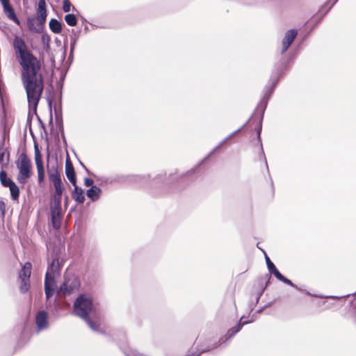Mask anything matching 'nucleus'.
<instances>
[{
	"instance_id": "nucleus-38",
	"label": "nucleus",
	"mask_w": 356,
	"mask_h": 356,
	"mask_svg": "<svg viewBox=\"0 0 356 356\" xmlns=\"http://www.w3.org/2000/svg\"><path fill=\"white\" fill-rule=\"evenodd\" d=\"M261 127H259L257 129V134H258V138H259V140H261V137H260V132H261Z\"/></svg>"
},
{
	"instance_id": "nucleus-26",
	"label": "nucleus",
	"mask_w": 356,
	"mask_h": 356,
	"mask_svg": "<svg viewBox=\"0 0 356 356\" xmlns=\"http://www.w3.org/2000/svg\"><path fill=\"white\" fill-rule=\"evenodd\" d=\"M221 343H222L221 339H220L218 342L215 343L213 345H209L205 348H202L201 352L199 354H197V355L193 354V355H186V356H199L201 353H202L204 352L210 351V350H213L214 348H216Z\"/></svg>"
},
{
	"instance_id": "nucleus-14",
	"label": "nucleus",
	"mask_w": 356,
	"mask_h": 356,
	"mask_svg": "<svg viewBox=\"0 0 356 356\" xmlns=\"http://www.w3.org/2000/svg\"><path fill=\"white\" fill-rule=\"evenodd\" d=\"M101 193L102 190L97 186H92V187L86 192L88 197L93 202L97 200L99 198Z\"/></svg>"
},
{
	"instance_id": "nucleus-3",
	"label": "nucleus",
	"mask_w": 356,
	"mask_h": 356,
	"mask_svg": "<svg viewBox=\"0 0 356 356\" xmlns=\"http://www.w3.org/2000/svg\"><path fill=\"white\" fill-rule=\"evenodd\" d=\"M93 309V304L92 301L90 297L86 295L79 296L74 304V314L84 319L87 323L88 325L90 327L91 330L95 332L99 331V325L97 326L95 323H93L89 318V314Z\"/></svg>"
},
{
	"instance_id": "nucleus-32",
	"label": "nucleus",
	"mask_w": 356,
	"mask_h": 356,
	"mask_svg": "<svg viewBox=\"0 0 356 356\" xmlns=\"http://www.w3.org/2000/svg\"><path fill=\"white\" fill-rule=\"evenodd\" d=\"M93 180L90 178H86L84 179V184L86 186H92V184H93Z\"/></svg>"
},
{
	"instance_id": "nucleus-40",
	"label": "nucleus",
	"mask_w": 356,
	"mask_h": 356,
	"mask_svg": "<svg viewBox=\"0 0 356 356\" xmlns=\"http://www.w3.org/2000/svg\"><path fill=\"white\" fill-rule=\"evenodd\" d=\"M168 179L169 181L174 180V175H170Z\"/></svg>"
},
{
	"instance_id": "nucleus-7",
	"label": "nucleus",
	"mask_w": 356,
	"mask_h": 356,
	"mask_svg": "<svg viewBox=\"0 0 356 356\" xmlns=\"http://www.w3.org/2000/svg\"><path fill=\"white\" fill-rule=\"evenodd\" d=\"M79 286L78 281L76 278L66 280L60 287L59 293L63 295L72 293Z\"/></svg>"
},
{
	"instance_id": "nucleus-34",
	"label": "nucleus",
	"mask_w": 356,
	"mask_h": 356,
	"mask_svg": "<svg viewBox=\"0 0 356 356\" xmlns=\"http://www.w3.org/2000/svg\"><path fill=\"white\" fill-rule=\"evenodd\" d=\"M75 44H76V40H73L71 41V43H70L71 53H72V51H73V50L74 49Z\"/></svg>"
},
{
	"instance_id": "nucleus-11",
	"label": "nucleus",
	"mask_w": 356,
	"mask_h": 356,
	"mask_svg": "<svg viewBox=\"0 0 356 356\" xmlns=\"http://www.w3.org/2000/svg\"><path fill=\"white\" fill-rule=\"evenodd\" d=\"M46 18L47 9L45 5V0H39L36 19L39 22L40 26H42L45 23Z\"/></svg>"
},
{
	"instance_id": "nucleus-16",
	"label": "nucleus",
	"mask_w": 356,
	"mask_h": 356,
	"mask_svg": "<svg viewBox=\"0 0 356 356\" xmlns=\"http://www.w3.org/2000/svg\"><path fill=\"white\" fill-rule=\"evenodd\" d=\"M28 29L36 33H40L42 30V26L39 25V22L34 17H29L27 19Z\"/></svg>"
},
{
	"instance_id": "nucleus-30",
	"label": "nucleus",
	"mask_w": 356,
	"mask_h": 356,
	"mask_svg": "<svg viewBox=\"0 0 356 356\" xmlns=\"http://www.w3.org/2000/svg\"><path fill=\"white\" fill-rule=\"evenodd\" d=\"M265 259H266V265H267L269 272L270 270H272L273 269H274L275 268H276L275 266L274 265V264L270 261V259H269V257L267 256V254L266 253H265Z\"/></svg>"
},
{
	"instance_id": "nucleus-4",
	"label": "nucleus",
	"mask_w": 356,
	"mask_h": 356,
	"mask_svg": "<svg viewBox=\"0 0 356 356\" xmlns=\"http://www.w3.org/2000/svg\"><path fill=\"white\" fill-rule=\"evenodd\" d=\"M60 264L56 257H53L49 263L44 280V291L47 300H49L55 291V277L60 274Z\"/></svg>"
},
{
	"instance_id": "nucleus-20",
	"label": "nucleus",
	"mask_w": 356,
	"mask_h": 356,
	"mask_svg": "<svg viewBox=\"0 0 356 356\" xmlns=\"http://www.w3.org/2000/svg\"><path fill=\"white\" fill-rule=\"evenodd\" d=\"M243 317H241V320H240V322L238 323V324L233 327L232 329L229 330L227 332V334L229 335V338H232V337H234L237 332H238L241 327L244 325H246L249 323H250L251 321H243Z\"/></svg>"
},
{
	"instance_id": "nucleus-39",
	"label": "nucleus",
	"mask_w": 356,
	"mask_h": 356,
	"mask_svg": "<svg viewBox=\"0 0 356 356\" xmlns=\"http://www.w3.org/2000/svg\"><path fill=\"white\" fill-rule=\"evenodd\" d=\"M44 49H46V51H47L49 49V41L47 42V44H44Z\"/></svg>"
},
{
	"instance_id": "nucleus-28",
	"label": "nucleus",
	"mask_w": 356,
	"mask_h": 356,
	"mask_svg": "<svg viewBox=\"0 0 356 356\" xmlns=\"http://www.w3.org/2000/svg\"><path fill=\"white\" fill-rule=\"evenodd\" d=\"M37 171H38V183L41 184L44 180V167L37 168Z\"/></svg>"
},
{
	"instance_id": "nucleus-46",
	"label": "nucleus",
	"mask_w": 356,
	"mask_h": 356,
	"mask_svg": "<svg viewBox=\"0 0 356 356\" xmlns=\"http://www.w3.org/2000/svg\"><path fill=\"white\" fill-rule=\"evenodd\" d=\"M256 299H257V302L259 301V296H257Z\"/></svg>"
},
{
	"instance_id": "nucleus-17",
	"label": "nucleus",
	"mask_w": 356,
	"mask_h": 356,
	"mask_svg": "<svg viewBox=\"0 0 356 356\" xmlns=\"http://www.w3.org/2000/svg\"><path fill=\"white\" fill-rule=\"evenodd\" d=\"M7 152L6 147L4 146V140L1 141V144L0 145V164L2 167L8 165L9 161V154H7L6 158V154Z\"/></svg>"
},
{
	"instance_id": "nucleus-13",
	"label": "nucleus",
	"mask_w": 356,
	"mask_h": 356,
	"mask_svg": "<svg viewBox=\"0 0 356 356\" xmlns=\"http://www.w3.org/2000/svg\"><path fill=\"white\" fill-rule=\"evenodd\" d=\"M31 273V264L29 262H26L20 270L19 277L21 280H30Z\"/></svg>"
},
{
	"instance_id": "nucleus-36",
	"label": "nucleus",
	"mask_w": 356,
	"mask_h": 356,
	"mask_svg": "<svg viewBox=\"0 0 356 356\" xmlns=\"http://www.w3.org/2000/svg\"><path fill=\"white\" fill-rule=\"evenodd\" d=\"M161 179H163V175H157V176L154 178V181H155V182H157V181H159V180H161Z\"/></svg>"
},
{
	"instance_id": "nucleus-8",
	"label": "nucleus",
	"mask_w": 356,
	"mask_h": 356,
	"mask_svg": "<svg viewBox=\"0 0 356 356\" xmlns=\"http://www.w3.org/2000/svg\"><path fill=\"white\" fill-rule=\"evenodd\" d=\"M298 32L295 29H291L288 31L284 35V38L282 41V47L281 53L283 54L285 51H287L291 43L293 42L296 38Z\"/></svg>"
},
{
	"instance_id": "nucleus-45",
	"label": "nucleus",
	"mask_w": 356,
	"mask_h": 356,
	"mask_svg": "<svg viewBox=\"0 0 356 356\" xmlns=\"http://www.w3.org/2000/svg\"><path fill=\"white\" fill-rule=\"evenodd\" d=\"M265 163H266V165L267 169H268V164H267V161H266V159H265Z\"/></svg>"
},
{
	"instance_id": "nucleus-43",
	"label": "nucleus",
	"mask_w": 356,
	"mask_h": 356,
	"mask_svg": "<svg viewBox=\"0 0 356 356\" xmlns=\"http://www.w3.org/2000/svg\"><path fill=\"white\" fill-rule=\"evenodd\" d=\"M353 318H354L355 322L356 323V311H355V314L353 316Z\"/></svg>"
},
{
	"instance_id": "nucleus-41",
	"label": "nucleus",
	"mask_w": 356,
	"mask_h": 356,
	"mask_svg": "<svg viewBox=\"0 0 356 356\" xmlns=\"http://www.w3.org/2000/svg\"><path fill=\"white\" fill-rule=\"evenodd\" d=\"M334 304H327L325 307L327 309H331L332 307V306H334Z\"/></svg>"
},
{
	"instance_id": "nucleus-19",
	"label": "nucleus",
	"mask_w": 356,
	"mask_h": 356,
	"mask_svg": "<svg viewBox=\"0 0 356 356\" xmlns=\"http://www.w3.org/2000/svg\"><path fill=\"white\" fill-rule=\"evenodd\" d=\"M61 216V213L51 212V220L52 226L56 229H58L60 227Z\"/></svg>"
},
{
	"instance_id": "nucleus-42",
	"label": "nucleus",
	"mask_w": 356,
	"mask_h": 356,
	"mask_svg": "<svg viewBox=\"0 0 356 356\" xmlns=\"http://www.w3.org/2000/svg\"><path fill=\"white\" fill-rule=\"evenodd\" d=\"M65 50H63V52H62V58H63V59L65 58Z\"/></svg>"
},
{
	"instance_id": "nucleus-27",
	"label": "nucleus",
	"mask_w": 356,
	"mask_h": 356,
	"mask_svg": "<svg viewBox=\"0 0 356 356\" xmlns=\"http://www.w3.org/2000/svg\"><path fill=\"white\" fill-rule=\"evenodd\" d=\"M30 287V280H21V285L19 287L20 291L22 293H26L29 291Z\"/></svg>"
},
{
	"instance_id": "nucleus-23",
	"label": "nucleus",
	"mask_w": 356,
	"mask_h": 356,
	"mask_svg": "<svg viewBox=\"0 0 356 356\" xmlns=\"http://www.w3.org/2000/svg\"><path fill=\"white\" fill-rule=\"evenodd\" d=\"M35 162L37 168L44 167L42 156L37 145H35Z\"/></svg>"
},
{
	"instance_id": "nucleus-6",
	"label": "nucleus",
	"mask_w": 356,
	"mask_h": 356,
	"mask_svg": "<svg viewBox=\"0 0 356 356\" xmlns=\"http://www.w3.org/2000/svg\"><path fill=\"white\" fill-rule=\"evenodd\" d=\"M270 81L271 86L270 87H266L264 95L259 104V106L261 108L263 111L266 109L268 101L274 91V88L278 81V77L277 76H272Z\"/></svg>"
},
{
	"instance_id": "nucleus-12",
	"label": "nucleus",
	"mask_w": 356,
	"mask_h": 356,
	"mask_svg": "<svg viewBox=\"0 0 356 356\" xmlns=\"http://www.w3.org/2000/svg\"><path fill=\"white\" fill-rule=\"evenodd\" d=\"M65 174L71 184L75 185L76 183L75 172L72 164L68 161H67L65 164Z\"/></svg>"
},
{
	"instance_id": "nucleus-33",
	"label": "nucleus",
	"mask_w": 356,
	"mask_h": 356,
	"mask_svg": "<svg viewBox=\"0 0 356 356\" xmlns=\"http://www.w3.org/2000/svg\"><path fill=\"white\" fill-rule=\"evenodd\" d=\"M0 1L3 6V8L10 4L9 0H0Z\"/></svg>"
},
{
	"instance_id": "nucleus-29",
	"label": "nucleus",
	"mask_w": 356,
	"mask_h": 356,
	"mask_svg": "<svg viewBox=\"0 0 356 356\" xmlns=\"http://www.w3.org/2000/svg\"><path fill=\"white\" fill-rule=\"evenodd\" d=\"M241 129H238V130L234 131L232 134H231L229 136H228L226 138H225L213 150H216L218 149L221 145H222L226 141L232 138L235 134H236Z\"/></svg>"
},
{
	"instance_id": "nucleus-44",
	"label": "nucleus",
	"mask_w": 356,
	"mask_h": 356,
	"mask_svg": "<svg viewBox=\"0 0 356 356\" xmlns=\"http://www.w3.org/2000/svg\"><path fill=\"white\" fill-rule=\"evenodd\" d=\"M261 152H262L263 156L265 157L264 154V151H263V148H262V145H261Z\"/></svg>"
},
{
	"instance_id": "nucleus-31",
	"label": "nucleus",
	"mask_w": 356,
	"mask_h": 356,
	"mask_svg": "<svg viewBox=\"0 0 356 356\" xmlns=\"http://www.w3.org/2000/svg\"><path fill=\"white\" fill-rule=\"evenodd\" d=\"M71 3L69 0H63V10L65 13L70 11Z\"/></svg>"
},
{
	"instance_id": "nucleus-1",
	"label": "nucleus",
	"mask_w": 356,
	"mask_h": 356,
	"mask_svg": "<svg viewBox=\"0 0 356 356\" xmlns=\"http://www.w3.org/2000/svg\"><path fill=\"white\" fill-rule=\"evenodd\" d=\"M13 47L21 67V81L26 94L29 108L36 113L44 90L43 62L29 49L19 36L13 39Z\"/></svg>"
},
{
	"instance_id": "nucleus-35",
	"label": "nucleus",
	"mask_w": 356,
	"mask_h": 356,
	"mask_svg": "<svg viewBox=\"0 0 356 356\" xmlns=\"http://www.w3.org/2000/svg\"><path fill=\"white\" fill-rule=\"evenodd\" d=\"M349 296H350V295L348 294V295H346V296H343L341 297H339V296H330L329 298H332V299H340L341 298L349 297Z\"/></svg>"
},
{
	"instance_id": "nucleus-9",
	"label": "nucleus",
	"mask_w": 356,
	"mask_h": 356,
	"mask_svg": "<svg viewBox=\"0 0 356 356\" xmlns=\"http://www.w3.org/2000/svg\"><path fill=\"white\" fill-rule=\"evenodd\" d=\"M47 313L45 311H40L35 316V323L38 331L45 330L48 327Z\"/></svg>"
},
{
	"instance_id": "nucleus-37",
	"label": "nucleus",
	"mask_w": 356,
	"mask_h": 356,
	"mask_svg": "<svg viewBox=\"0 0 356 356\" xmlns=\"http://www.w3.org/2000/svg\"><path fill=\"white\" fill-rule=\"evenodd\" d=\"M330 1H332V4H331V6H330V8L327 10V11H326V12H327V11H328V10H329V9H330V8H332V6H333L336 3V2H337L338 0H330Z\"/></svg>"
},
{
	"instance_id": "nucleus-5",
	"label": "nucleus",
	"mask_w": 356,
	"mask_h": 356,
	"mask_svg": "<svg viewBox=\"0 0 356 356\" xmlns=\"http://www.w3.org/2000/svg\"><path fill=\"white\" fill-rule=\"evenodd\" d=\"M19 173L17 177V181L21 184H25L32 175V165L30 159L26 152H22L15 161Z\"/></svg>"
},
{
	"instance_id": "nucleus-24",
	"label": "nucleus",
	"mask_w": 356,
	"mask_h": 356,
	"mask_svg": "<svg viewBox=\"0 0 356 356\" xmlns=\"http://www.w3.org/2000/svg\"><path fill=\"white\" fill-rule=\"evenodd\" d=\"M11 197L13 200H17L19 195V187L14 183L9 186Z\"/></svg>"
},
{
	"instance_id": "nucleus-22",
	"label": "nucleus",
	"mask_w": 356,
	"mask_h": 356,
	"mask_svg": "<svg viewBox=\"0 0 356 356\" xmlns=\"http://www.w3.org/2000/svg\"><path fill=\"white\" fill-rule=\"evenodd\" d=\"M0 181L5 187H9L15 183L10 178L8 177L7 173L4 170L0 172Z\"/></svg>"
},
{
	"instance_id": "nucleus-25",
	"label": "nucleus",
	"mask_w": 356,
	"mask_h": 356,
	"mask_svg": "<svg viewBox=\"0 0 356 356\" xmlns=\"http://www.w3.org/2000/svg\"><path fill=\"white\" fill-rule=\"evenodd\" d=\"M66 23L70 26H74L77 24V19L74 14H67L65 16Z\"/></svg>"
},
{
	"instance_id": "nucleus-2",
	"label": "nucleus",
	"mask_w": 356,
	"mask_h": 356,
	"mask_svg": "<svg viewBox=\"0 0 356 356\" xmlns=\"http://www.w3.org/2000/svg\"><path fill=\"white\" fill-rule=\"evenodd\" d=\"M47 176L55 189L51 197L50 211L54 213H61L62 195L65 188L61 179L60 172L56 166H48Z\"/></svg>"
},
{
	"instance_id": "nucleus-15",
	"label": "nucleus",
	"mask_w": 356,
	"mask_h": 356,
	"mask_svg": "<svg viewBox=\"0 0 356 356\" xmlns=\"http://www.w3.org/2000/svg\"><path fill=\"white\" fill-rule=\"evenodd\" d=\"M74 186V189L72 191V198L77 202V203H83L85 200V196L83 195V191L81 188H79L76 186V183L75 185H73Z\"/></svg>"
},
{
	"instance_id": "nucleus-18",
	"label": "nucleus",
	"mask_w": 356,
	"mask_h": 356,
	"mask_svg": "<svg viewBox=\"0 0 356 356\" xmlns=\"http://www.w3.org/2000/svg\"><path fill=\"white\" fill-rule=\"evenodd\" d=\"M3 11L7 15V17L12 19L17 25H19V20L17 17L15 10L13 7L9 4L8 6L3 8Z\"/></svg>"
},
{
	"instance_id": "nucleus-47",
	"label": "nucleus",
	"mask_w": 356,
	"mask_h": 356,
	"mask_svg": "<svg viewBox=\"0 0 356 356\" xmlns=\"http://www.w3.org/2000/svg\"><path fill=\"white\" fill-rule=\"evenodd\" d=\"M51 60L52 63H54V58L53 57L51 58Z\"/></svg>"
},
{
	"instance_id": "nucleus-21",
	"label": "nucleus",
	"mask_w": 356,
	"mask_h": 356,
	"mask_svg": "<svg viewBox=\"0 0 356 356\" xmlns=\"http://www.w3.org/2000/svg\"><path fill=\"white\" fill-rule=\"evenodd\" d=\"M49 29L54 33H60L62 31V26L59 21L56 19H51L49 22Z\"/></svg>"
},
{
	"instance_id": "nucleus-10",
	"label": "nucleus",
	"mask_w": 356,
	"mask_h": 356,
	"mask_svg": "<svg viewBox=\"0 0 356 356\" xmlns=\"http://www.w3.org/2000/svg\"><path fill=\"white\" fill-rule=\"evenodd\" d=\"M270 273L273 274L274 276L277 279L279 280L280 281L284 282V284H288L293 288H296V289L300 291H303L305 292L306 294L309 295V296H312V294L306 291V290H303L301 288H298L296 284H294L290 280H289L288 278L285 277L284 276H283L280 273V271L277 269V268H275L274 269H273L272 270L270 271Z\"/></svg>"
}]
</instances>
